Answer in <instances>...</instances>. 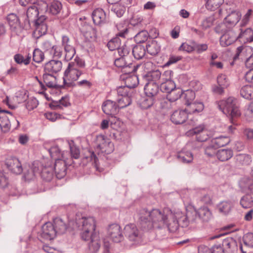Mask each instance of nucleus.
Masks as SVG:
<instances>
[{"instance_id": "nucleus-45", "label": "nucleus", "mask_w": 253, "mask_h": 253, "mask_svg": "<svg viewBox=\"0 0 253 253\" xmlns=\"http://www.w3.org/2000/svg\"><path fill=\"white\" fill-rule=\"evenodd\" d=\"M132 52L134 57L136 59L142 58L145 54V49L141 45H137L133 47Z\"/></svg>"}, {"instance_id": "nucleus-36", "label": "nucleus", "mask_w": 253, "mask_h": 253, "mask_svg": "<svg viewBox=\"0 0 253 253\" xmlns=\"http://www.w3.org/2000/svg\"><path fill=\"white\" fill-rule=\"evenodd\" d=\"M53 225L57 231V234H63L65 233L67 228V225L64 222L63 220L59 217H56L53 219Z\"/></svg>"}, {"instance_id": "nucleus-47", "label": "nucleus", "mask_w": 253, "mask_h": 253, "mask_svg": "<svg viewBox=\"0 0 253 253\" xmlns=\"http://www.w3.org/2000/svg\"><path fill=\"white\" fill-rule=\"evenodd\" d=\"M197 195L200 201L204 204H209L211 203V196L205 189L199 191Z\"/></svg>"}, {"instance_id": "nucleus-12", "label": "nucleus", "mask_w": 253, "mask_h": 253, "mask_svg": "<svg viewBox=\"0 0 253 253\" xmlns=\"http://www.w3.org/2000/svg\"><path fill=\"white\" fill-rule=\"evenodd\" d=\"M43 10L42 7H38L36 4L30 6L26 11L27 18L25 20V28L26 30L31 27V23H34L37 19L40 11Z\"/></svg>"}, {"instance_id": "nucleus-57", "label": "nucleus", "mask_w": 253, "mask_h": 253, "mask_svg": "<svg viewBox=\"0 0 253 253\" xmlns=\"http://www.w3.org/2000/svg\"><path fill=\"white\" fill-rule=\"evenodd\" d=\"M245 51L246 52L251 53L253 52V48L251 46L244 47L243 46H240L237 47L236 51V54L234 56V60H236L238 58L240 53L243 51Z\"/></svg>"}, {"instance_id": "nucleus-43", "label": "nucleus", "mask_w": 253, "mask_h": 253, "mask_svg": "<svg viewBox=\"0 0 253 253\" xmlns=\"http://www.w3.org/2000/svg\"><path fill=\"white\" fill-rule=\"evenodd\" d=\"M146 49L149 54L155 55L160 52L161 48L156 41H152L146 45Z\"/></svg>"}, {"instance_id": "nucleus-30", "label": "nucleus", "mask_w": 253, "mask_h": 253, "mask_svg": "<svg viewBox=\"0 0 253 253\" xmlns=\"http://www.w3.org/2000/svg\"><path fill=\"white\" fill-rule=\"evenodd\" d=\"M234 206L233 202L231 201H223L217 205V209L219 212L226 215L228 214Z\"/></svg>"}, {"instance_id": "nucleus-32", "label": "nucleus", "mask_w": 253, "mask_h": 253, "mask_svg": "<svg viewBox=\"0 0 253 253\" xmlns=\"http://www.w3.org/2000/svg\"><path fill=\"white\" fill-rule=\"evenodd\" d=\"M233 155V151L230 149H222L217 151V158L220 161L224 162L231 159Z\"/></svg>"}, {"instance_id": "nucleus-64", "label": "nucleus", "mask_w": 253, "mask_h": 253, "mask_svg": "<svg viewBox=\"0 0 253 253\" xmlns=\"http://www.w3.org/2000/svg\"><path fill=\"white\" fill-rule=\"evenodd\" d=\"M245 115L249 121H253V102L249 105L245 110Z\"/></svg>"}, {"instance_id": "nucleus-39", "label": "nucleus", "mask_w": 253, "mask_h": 253, "mask_svg": "<svg viewBox=\"0 0 253 253\" xmlns=\"http://www.w3.org/2000/svg\"><path fill=\"white\" fill-rule=\"evenodd\" d=\"M66 143L69 146L70 150V153L69 152L70 155L68 157V159L70 157L75 159H78L80 155V150L74 145V141L67 140Z\"/></svg>"}, {"instance_id": "nucleus-34", "label": "nucleus", "mask_w": 253, "mask_h": 253, "mask_svg": "<svg viewBox=\"0 0 253 253\" xmlns=\"http://www.w3.org/2000/svg\"><path fill=\"white\" fill-rule=\"evenodd\" d=\"M110 7V10L115 13L118 17H121L126 11V7L120 2H112Z\"/></svg>"}, {"instance_id": "nucleus-20", "label": "nucleus", "mask_w": 253, "mask_h": 253, "mask_svg": "<svg viewBox=\"0 0 253 253\" xmlns=\"http://www.w3.org/2000/svg\"><path fill=\"white\" fill-rule=\"evenodd\" d=\"M46 149L50 157L55 160V162L58 159H68V157L70 155L68 151H61L58 146L56 144H54L51 147Z\"/></svg>"}, {"instance_id": "nucleus-35", "label": "nucleus", "mask_w": 253, "mask_h": 253, "mask_svg": "<svg viewBox=\"0 0 253 253\" xmlns=\"http://www.w3.org/2000/svg\"><path fill=\"white\" fill-rule=\"evenodd\" d=\"M114 64L118 68H125L128 67L130 68L129 72H134L136 70L134 66L131 68L133 65L131 63H127L126 57H120L116 59L114 61Z\"/></svg>"}, {"instance_id": "nucleus-59", "label": "nucleus", "mask_w": 253, "mask_h": 253, "mask_svg": "<svg viewBox=\"0 0 253 253\" xmlns=\"http://www.w3.org/2000/svg\"><path fill=\"white\" fill-rule=\"evenodd\" d=\"M149 37V34L145 30L141 31L135 35V39L139 42H144L146 41Z\"/></svg>"}, {"instance_id": "nucleus-5", "label": "nucleus", "mask_w": 253, "mask_h": 253, "mask_svg": "<svg viewBox=\"0 0 253 253\" xmlns=\"http://www.w3.org/2000/svg\"><path fill=\"white\" fill-rule=\"evenodd\" d=\"M84 60L76 56L74 61L69 63L68 67L64 73L63 82L65 84H69L68 81L74 82L78 80L83 74L81 68L85 67Z\"/></svg>"}, {"instance_id": "nucleus-40", "label": "nucleus", "mask_w": 253, "mask_h": 253, "mask_svg": "<svg viewBox=\"0 0 253 253\" xmlns=\"http://www.w3.org/2000/svg\"><path fill=\"white\" fill-rule=\"evenodd\" d=\"M240 204L244 209H251L253 206V198L251 195L246 194L240 201Z\"/></svg>"}, {"instance_id": "nucleus-16", "label": "nucleus", "mask_w": 253, "mask_h": 253, "mask_svg": "<svg viewBox=\"0 0 253 253\" xmlns=\"http://www.w3.org/2000/svg\"><path fill=\"white\" fill-rule=\"evenodd\" d=\"M108 235L112 241L115 243L121 242L124 239L121 227L118 224H112L109 226Z\"/></svg>"}, {"instance_id": "nucleus-17", "label": "nucleus", "mask_w": 253, "mask_h": 253, "mask_svg": "<svg viewBox=\"0 0 253 253\" xmlns=\"http://www.w3.org/2000/svg\"><path fill=\"white\" fill-rule=\"evenodd\" d=\"M45 16L42 15L33 23L35 26L34 34L36 38H39L46 33L47 26L45 22Z\"/></svg>"}, {"instance_id": "nucleus-3", "label": "nucleus", "mask_w": 253, "mask_h": 253, "mask_svg": "<svg viewBox=\"0 0 253 253\" xmlns=\"http://www.w3.org/2000/svg\"><path fill=\"white\" fill-rule=\"evenodd\" d=\"M95 151L98 155L109 154L114 150V145L107 136L99 134L96 137L95 141ZM89 160L92 166L98 169V158L94 152L89 153V156L84 158L83 162Z\"/></svg>"}, {"instance_id": "nucleus-41", "label": "nucleus", "mask_w": 253, "mask_h": 253, "mask_svg": "<svg viewBox=\"0 0 253 253\" xmlns=\"http://www.w3.org/2000/svg\"><path fill=\"white\" fill-rule=\"evenodd\" d=\"M42 79L46 86L50 88L55 86V77L53 75L45 72L43 74Z\"/></svg>"}, {"instance_id": "nucleus-9", "label": "nucleus", "mask_w": 253, "mask_h": 253, "mask_svg": "<svg viewBox=\"0 0 253 253\" xmlns=\"http://www.w3.org/2000/svg\"><path fill=\"white\" fill-rule=\"evenodd\" d=\"M188 135H196V139L199 142H204L213 135L212 131L208 129L204 125H200L193 127L187 132Z\"/></svg>"}, {"instance_id": "nucleus-1", "label": "nucleus", "mask_w": 253, "mask_h": 253, "mask_svg": "<svg viewBox=\"0 0 253 253\" xmlns=\"http://www.w3.org/2000/svg\"><path fill=\"white\" fill-rule=\"evenodd\" d=\"M138 216L140 227L145 231L166 226L169 231L173 232L178 229L179 225L186 227L190 224L188 212L186 214L180 211L173 213L168 208L165 209L163 212L158 209L148 211L146 209H142L138 211Z\"/></svg>"}, {"instance_id": "nucleus-11", "label": "nucleus", "mask_w": 253, "mask_h": 253, "mask_svg": "<svg viewBox=\"0 0 253 253\" xmlns=\"http://www.w3.org/2000/svg\"><path fill=\"white\" fill-rule=\"evenodd\" d=\"M6 21L9 25L11 31L17 35H20L23 29H25V25L22 26L18 16L13 13L7 15Z\"/></svg>"}, {"instance_id": "nucleus-22", "label": "nucleus", "mask_w": 253, "mask_h": 253, "mask_svg": "<svg viewBox=\"0 0 253 253\" xmlns=\"http://www.w3.org/2000/svg\"><path fill=\"white\" fill-rule=\"evenodd\" d=\"M238 39L235 33L232 30L228 29L220 39V44L222 46L225 47L231 45Z\"/></svg>"}, {"instance_id": "nucleus-54", "label": "nucleus", "mask_w": 253, "mask_h": 253, "mask_svg": "<svg viewBox=\"0 0 253 253\" xmlns=\"http://www.w3.org/2000/svg\"><path fill=\"white\" fill-rule=\"evenodd\" d=\"M44 58L43 52L39 48H36L33 52V60L37 63H40Z\"/></svg>"}, {"instance_id": "nucleus-10", "label": "nucleus", "mask_w": 253, "mask_h": 253, "mask_svg": "<svg viewBox=\"0 0 253 253\" xmlns=\"http://www.w3.org/2000/svg\"><path fill=\"white\" fill-rule=\"evenodd\" d=\"M172 72L170 70L166 71L162 75V82L160 83V90L166 93H170L175 89L176 84L170 78Z\"/></svg>"}, {"instance_id": "nucleus-2", "label": "nucleus", "mask_w": 253, "mask_h": 253, "mask_svg": "<svg viewBox=\"0 0 253 253\" xmlns=\"http://www.w3.org/2000/svg\"><path fill=\"white\" fill-rule=\"evenodd\" d=\"M75 223L81 231V236L84 241H88V249L89 253H97L101 246L99 233L95 230V222L93 217H84L77 213Z\"/></svg>"}, {"instance_id": "nucleus-60", "label": "nucleus", "mask_w": 253, "mask_h": 253, "mask_svg": "<svg viewBox=\"0 0 253 253\" xmlns=\"http://www.w3.org/2000/svg\"><path fill=\"white\" fill-rule=\"evenodd\" d=\"M218 85L227 87L229 85V82L226 76L223 74L218 75L217 78Z\"/></svg>"}, {"instance_id": "nucleus-26", "label": "nucleus", "mask_w": 253, "mask_h": 253, "mask_svg": "<svg viewBox=\"0 0 253 253\" xmlns=\"http://www.w3.org/2000/svg\"><path fill=\"white\" fill-rule=\"evenodd\" d=\"M240 17L241 15L239 12H232L225 18L223 25L230 29L239 21Z\"/></svg>"}, {"instance_id": "nucleus-38", "label": "nucleus", "mask_w": 253, "mask_h": 253, "mask_svg": "<svg viewBox=\"0 0 253 253\" xmlns=\"http://www.w3.org/2000/svg\"><path fill=\"white\" fill-rule=\"evenodd\" d=\"M177 158L183 163H189L192 162L193 156L191 152L182 151L177 154Z\"/></svg>"}, {"instance_id": "nucleus-21", "label": "nucleus", "mask_w": 253, "mask_h": 253, "mask_svg": "<svg viewBox=\"0 0 253 253\" xmlns=\"http://www.w3.org/2000/svg\"><path fill=\"white\" fill-rule=\"evenodd\" d=\"M66 160L58 159L55 162L54 169L58 179H61L66 175Z\"/></svg>"}, {"instance_id": "nucleus-23", "label": "nucleus", "mask_w": 253, "mask_h": 253, "mask_svg": "<svg viewBox=\"0 0 253 253\" xmlns=\"http://www.w3.org/2000/svg\"><path fill=\"white\" fill-rule=\"evenodd\" d=\"M62 67V63L61 61L57 60H51L47 62L44 67V72L53 75L59 72Z\"/></svg>"}, {"instance_id": "nucleus-33", "label": "nucleus", "mask_w": 253, "mask_h": 253, "mask_svg": "<svg viewBox=\"0 0 253 253\" xmlns=\"http://www.w3.org/2000/svg\"><path fill=\"white\" fill-rule=\"evenodd\" d=\"M211 141L212 142V144L218 149L228 144L230 142V139L228 136L220 135L213 138L211 139Z\"/></svg>"}, {"instance_id": "nucleus-24", "label": "nucleus", "mask_w": 253, "mask_h": 253, "mask_svg": "<svg viewBox=\"0 0 253 253\" xmlns=\"http://www.w3.org/2000/svg\"><path fill=\"white\" fill-rule=\"evenodd\" d=\"M6 113L12 115V113L4 110H2L0 108V127L1 130L4 132L8 131L11 127V124L9 119L6 115Z\"/></svg>"}, {"instance_id": "nucleus-63", "label": "nucleus", "mask_w": 253, "mask_h": 253, "mask_svg": "<svg viewBox=\"0 0 253 253\" xmlns=\"http://www.w3.org/2000/svg\"><path fill=\"white\" fill-rule=\"evenodd\" d=\"M253 30L251 28H247L245 30H243L241 29V32L239 36H238V38H242L243 37H245L247 39L249 37V39L250 37H253Z\"/></svg>"}, {"instance_id": "nucleus-28", "label": "nucleus", "mask_w": 253, "mask_h": 253, "mask_svg": "<svg viewBox=\"0 0 253 253\" xmlns=\"http://www.w3.org/2000/svg\"><path fill=\"white\" fill-rule=\"evenodd\" d=\"M162 75L159 70H154L145 75L143 76V80L147 83L155 82L157 83L159 82L160 83L162 81Z\"/></svg>"}, {"instance_id": "nucleus-50", "label": "nucleus", "mask_w": 253, "mask_h": 253, "mask_svg": "<svg viewBox=\"0 0 253 253\" xmlns=\"http://www.w3.org/2000/svg\"><path fill=\"white\" fill-rule=\"evenodd\" d=\"M168 95V98H169V100L174 103L176 100L180 98L183 94L182 90L175 87V89H173L170 93Z\"/></svg>"}, {"instance_id": "nucleus-4", "label": "nucleus", "mask_w": 253, "mask_h": 253, "mask_svg": "<svg viewBox=\"0 0 253 253\" xmlns=\"http://www.w3.org/2000/svg\"><path fill=\"white\" fill-rule=\"evenodd\" d=\"M189 108L185 110L175 111L171 115V122L176 124H182L185 123L189 117L188 114L199 113L204 108V105L201 102L187 103Z\"/></svg>"}, {"instance_id": "nucleus-29", "label": "nucleus", "mask_w": 253, "mask_h": 253, "mask_svg": "<svg viewBox=\"0 0 253 253\" xmlns=\"http://www.w3.org/2000/svg\"><path fill=\"white\" fill-rule=\"evenodd\" d=\"M195 214L203 222H208L212 217L210 209L206 207H201L198 210H195Z\"/></svg>"}, {"instance_id": "nucleus-25", "label": "nucleus", "mask_w": 253, "mask_h": 253, "mask_svg": "<svg viewBox=\"0 0 253 253\" xmlns=\"http://www.w3.org/2000/svg\"><path fill=\"white\" fill-rule=\"evenodd\" d=\"M221 247L225 253H235L237 250L236 242L232 238L224 239Z\"/></svg>"}, {"instance_id": "nucleus-55", "label": "nucleus", "mask_w": 253, "mask_h": 253, "mask_svg": "<svg viewBox=\"0 0 253 253\" xmlns=\"http://www.w3.org/2000/svg\"><path fill=\"white\" fill-rule=\"evenodd\" d=\"M65 52V60L69 61L71 60L76 54L75 47L73 45L64 48Z\"/></svg>"}, {"instance_id": "nucleus-46", "label": "nucleus", "mask_w": 253, "mask_h": 253, "mask_svg": "<svg viewBox=\"0 0 253 253\" xmlns=\"http://www.w3.org/2000/svg\"><path fill=\"white\" fill-rule=\"evenodd\" d=\"M241 95L244 98L251 99L253 98V87L251 85H245L240 90Z\"/></svg>"}, {"instance_id": "nucleus-13", "label": "nucleus", "mask_w": 253, "mask_h": 253, "mask_svg": "<svg viewBox=\"0 0 253 253\" xmlns=\"http://www.w3.org/2000/svg\"><path fill=\"white\" fill-rule=\"evenodd\" d=\"M38 5L40 6V4H38ZM40 6L46 14L51 15H57L62 8V3L58 0H52L48 3L42 2Z\"/></svg>"}, {"instance_id": "nucleus-61", "label": "nucleus", "mask_w": 253, "mask_h": 253, "mask_svg": "<svg viewBox=\"0 0 253 253\" xmlns=\"http://www.w3.org/2000/svg\"><path fill=\"white\" fill-rule=\"evenodd\" d=\"M39 104L38 100L34 97L30 98L26 104V107L28 110H32L36 108Z\"/></svg>"}, {"instance_id": "nucleus-27", "label": "nucleus", "mask_w": 253, "mask_h": 253, "mask_svg": "<svg viewBox=\"0 0 253 253\" xmlns=\"http://www.w3.org/2000/svg\"><path fill=\"white\" fill-rule=\"evenodd\" d=\"M160 86L155 82H146L144 86V90L147 96L154 98L157 94Z\"/></svg>"}, {"instance_id": "nucleus-58", "label": "nucleus", "mask_w": 253, "mask_h": 253, "mask_svg": "<svg viewBox=\"0 0 253 253\" xmlns=\"http://www.w3.org/2000/svg\"><path fill=\"white\" fill-rule=\"evenodd\" d=\"M62 51L61 48L56 45H54L49 55L55 58H59L61 57Z\"/></svg>"}, {"instance_id": "nucleus-48", "label": "nucleus", "mask_w": 253, "mask_h": 253, "mask_svg": "<svg viewBox=\"0 0 253 253\" xmlns=\"http://www.w3.org/2000/svg\"><path fill=\"white\" fill-rule=\"evenodd\" d=\"M53 103L54 109L56 110H63L64 107H67L70 104L68 97L66 96L62 97L58 101Z\"/></svg>"}, {"instance_id": "nucleus-14", "label": "nucleus", "mask_w": 253, "mask_h": 253, "mask_svg": "<svg viewBox=\"0 0 253 253\" xmlns=\"http://www.w3.org/2000/svg\"><path fill=\"white\" fill-rule=\"evenodd\" d=\"M57 235V231L51 222L45 223L42 228L41 232L39 235L40 240H51Z\"/></svg>"}, {"instance_id": "nucleus-44", "label": "nucleus", "mask_w": 253, "mask_h": 253, "mask_svg": "<svg viewBox=\"0 0 253 253\" xmlns=\"http://www.w3.org/2000/svg\"><path fill=\"white\" fill-rule=\"evenodd\" d=\"M138 84V77L135 75H132L126 77L125 80V86L134 91V88Z\"/></svg>"}, {"instance_id": "nucleus-49", "label": "nucleus", "mask_w": 253, "mask_h": 253, "mask_svg": "<svg viewBox=\"0 0 253 253\" xmlns=\"http://www.w3.org/2000/svg\"><path fill=\"white\" fill-rule=\"evenodd\" d=\"M224 2V0H207L206 7L208 9L214 11L220 7Z\"/></svg>"}, {"instance_id": "nucleus-53", "label": "nucleus", "mask_w": 253, "mask_h": 253, "mask_svg": "<svg viewBox=\"0 0 253 253\" xmlns=\"http://www.w3.org/2000/svg\"><path fill=\"white\" fill-rule=\"evenodd\" d=\"M121 44V41L118 37H114L109 41L107 43V46L110 50L113 51L120 47Z\"/></svg>"}, {"instance_id": "nucleus-37", "label": "nucleus", "mask_w": 253, "mask_h": 253, "mask_svg": "<svg viewBox=\"0 0 253 253\" xmlns=\"http://www.w3.org/2000/svg\"><path fill=\"white\" fill-rule=\"evenodd\" d=\"M240 187L244 191L253 194V179L244 177L240 182Z\"/></svg>"}, {"instance_id": "nucleus-15", "label": "nucleus", "mask_w": 253, "mask_h": 253, "mask_svg": "<svg viewBox=\"0 0 253 253\" xmlns=\"http://www.w3.org/2000/svg\"><path fill=\"white\" fill-rule=\"evenodd\" d=\"M91 16L94 23L96 25L101 26L110 21L109 15L100 8L95 9L92 13Z\"/></svg>"}, {"instance_id": "nucleus-19", "label": "nucleus", "mask_w": 253, "mask_h": 253, "mask_svg": "<svg viewBox=\"0 0 253 253\" xmlns=\"http://www.w3.org/2000/svg\"><path fill=\"white\" fill-rule=\"evenodd\" d=\"M5 165L8 169L13 173L20 174L23 168L19 160L15 157H10L6 159Z\"/></svg>"}, {"instance_id": "nucleus-51", "label": "nucleus", "mask_w": 253, "mask_h": 253, "mask_svg": "<svg viewBox=\"0 0 253 253\" xmlns=\"http://www.w3.org/2000/svg\"><path fill=\"white\" fill-rule=\"evenodd\" d=\"M217 148L212 144V142L211 140L210 143L208 146L204 147L205 154L209 157H213L216 155V150Z\"/></svg>"}, {"instance_id": "nucleus-42", "label": "nucleus", "mask_w": 253, "mask_h": 253, "mask_svg": "<svg viewBox=\"0 0 253 253\" xmlns=\"http://www.w3.org/2000/svg\"><path fill=\"white\" fill-rule=\"evenodd\" d=\"M237 164L242 165H248L252 162V158L250 155L247 154H239L236 156Z\"/></svg>"}, {"instance_id": "nucleus-52", "label": "nucleus", "mask_w": 253, "mask_h": 253, "mask_svg": "<svg viewBox=\"0 0 253 253\" xmlns=\"http://www.w3.org/2000/svg\"><path fill=\"white\" fill-rule=\"evenodd\" d=\"M84 36L85 38L88 40H94L96 36V31L95 29L90 26L86 27V31L83 32Z\"/></svg>"}, {"instance_id": "nucleus-8", "label": "nucleus", "mask_w": 253, "mask_h": 253, "mask_svg": "<svg viewBox=\"0 0 253 253\" xmlns=\"http://www.w3.org/2000/svg\"><path fill=\"white\" fill-rule=\"evenodd\" d=\"M125 234L128 240L133 244L138 245L142 242V234L134 224L126 225L124 228Z\"/></svg>"}, {"instance_id": "nucleus-18", "label": "nucleus", "mask_w": 253, "mask_h": 253, "mask_svg": "<svg viewBox=\"0 0 253 253\" xmlns=\"http://www.w3.org/2000/svg\"><path fill=\"white\" fill-rule=\"evenodd\" d=\"M120 107V104L111 100H107L104 101L102 105V109L104 113L107 115L114 116L119 111L120 109H122Z\"/></svg>"}, {"instance_id": "nucleus-31", "label": "nucleus", "mask_w": 253, "mask_h": 253, "mask_svg": "<svg viewBox=\"0 0 253 253\" xmlns=\"http://www.w3.org/2000/svg\"><path fill=\"white\" fill-rule=\"evenodd\" d=\"M40 173L42 178L46 181H50L53 178V168L48 165L43 166Z\"/></svg>"}, {"instance_id": "nucleus-62", "label": "nucleus", "mask_w": 253, "mask_h": 253, "mask_svg": "<svg viewBox=\"0 0 253 253\" xmlns=\"http://www.w3.org/2000/svg\"><path fill=\"white\" fill-rule=\"evenodd\" d=\"M213 18L211 17H207L204 19L201 24V26L204 30L210 28L213 24Z\"/></svg>"}, {"instance_id": "nucleus-7", "label": "nucleus", "mask_w": 253, "mask_h": 253, "mask_svg": "<svg viewBox=\"0 0 253 253\" xmlns=\"http://www.w3.org/2000/svg\"><path fill=\"white\" fill-rule=\"evenodd\" d=\"M116 91L118 94L117 102L121 108H125L131 104L133 93L132 90L124 85L117 87Z\"/></svg>"}, {"instance_id": "nucleus-6", "label": "nucleus", "mask_w": 253, "mask_h": 253, "mask_svg": "<svg viewBox=\"0 0 253 253\" xmlns=\"http://www.w3.org/2000/svg\"><path fill=\"white\" fill-rule=\"evenodd\" d=\"M218 106L224 114L231 117L232 122L234 118H236L241 115L237 100L233 97H229L220 101Z\"/></svg>"}, {"instance_id": "nucleus-56", "label": "nucleus", "mask_w": 253, "mask_h": 253, "mask_svg": "<svg viewBox=\"0 0 253 253\" xmlns=\"http://www.w3.org/2000/svg\"><path fill=\"white\" fill-rule=\"evenodd\" d=\"M154 100V98L147 96L140 103V107L143 109H147L153 105Z\"/></svg>"}]
</instances>
